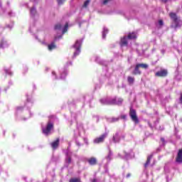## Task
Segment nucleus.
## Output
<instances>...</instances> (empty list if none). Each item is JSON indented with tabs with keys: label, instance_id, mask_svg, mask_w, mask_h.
I'll use <instances>...</instances> for the list:
<instances>
[{
	"label": "nucleus",
	"instance_id": "473e14b6",
	"mask_svg": "<svg viewBox=\"0 0 182 182\" xmlns=\"http://www.w3.org/2000/svg\"><path fill=\"white\" fill-rule=\"evenodd\" d=\"M112 122H119V118H112Z\"/></svg>",
	"mask_w": 182,
	"mask_h": 182
},
{
	"label": "nucleus",
	"instance_id": "4468645a",
	"mask_svg": "<svg viewBox=\"0 0 182 182\" xmlns=\"http://www.w3.org/2000/svg\"><path fill=\"white\" fill-rule=\"evenodd\" d=\"M151 159H153V155H149L147 157L146 162L144 164L145 168H147L148 166L150 164V161H151Z\"/></svg>",
	"mask_w": 182,
	"mask_h": 182
},
{
	"label": "nucleus",
	"instance_id": "6ab92c4d",
	"mask_svg": "<svg viewBox=\"0 0 182 182\" xmlns=\"http://www.w3.org/2000/svg\"><path fill=\"white\" fill-rule=\"evenodd\" d=\"M122 102H123V99H119L118 103L116 102V100H112V105H122Z\"/></svg>",
	"mask_w": 182,
	"mask_h": 182
},
{
	"label": "nucleus",
	"instance_id": "2f4dec72",
	"mask_svg": "<svg viewBox=\"0 0 182 182\" xmlns=\"http://www.w3.org/2000/svg\"><path fill=\"white\" fill-rule=\"evenodd\" d=\"M127 116L125 114L121 115L120 118L122 119L123 120H126Z\"/></svg>",
	"mask_w": 182,
	"mask_h": 182
},
{
	"label": "nucleus",
	"instance_id": "4c0bfd02",
	"mask_svg": "<svg viewBox=\"0 0 182 182\" xmlns=\"http://www.w3.org/2000/svg\"><path fill=\"white\" fill-rule=\"evenodd\" d=\"M52 75H56V73L55 72H53Z\"/></svg>",
	"mask_w": 182,
	"mask_h": 182
},
{
	"label": "nucleus",
	"instance_id": "e433bc0d",
	"mask_svg": "<svg viewBox=\"0 0 182 182\" xmlns=\"http://www.w3.org/2000/svg\"><path fill=\"white\" fill-rule=\"evenodd\" d=\"M161 140L164 143V138H161Z\"/></svg>",
	"mask_w": 182,
	"mask_h": 182
},
{
	"label": "nucleus",
	"instance_id": "423d86ee",
	"mask_svg": "<svg viewBox=\"0 0 182 182\" xmlns=\"http://www.w3.org/2000/svg\"><path fill=\"white\" fill-rule=\"evenodd\" d=\"M60 144V139L57 138L54 141L50 143V146L53 150H56L58 147H59V144Z\"/></svg>",
	"mask_w": 182,
	"mask_h": 182
},
{
	"label": "nucleus",
	"instance_id": "393cba45",
	"mask_svg": "<svg viewBox=\"0 0 182 182\" xmlns=\"http://www.w3.org/2000/svg\"><path fill=\"white\" fill-rule=\"evenodd\" d=\"M30 12H31V15H33V16L36 15V9H35V8L31 9Z\"/></svg>",
	"mask_w": 182,
	"mask_h": 182
},
{
	"label": "nucleus",
	"instance_id": "7c9ffc66",
	"mask_svg": "<svg viewBox=\"0 0 182 182\" xmlns=\"http://www.w3.org/2000/svg\"><path fill=\"white\" fill-rule=\"evenodd\" d=\"M171 0H160L161 2L163 4H167V2L170 1Z\"/></svg>",
	"mask_w": 182,
	"mask_h": 182
},
{
	"label": "nucleus",
	"instance_id": "ddd939ff",
	"mask_svg": "<svg viewBox=\"0 0 182 182\" xmlns=\"http://www.w3.org/2000/svg\"><path fill=\"white\" fill-rule=\"evenodd\" d=\"M81 46H82V40H77L73 47L75 49H80Z\"/></svg>",
	"mask_w": 182,
	"mask_h": 182
},
{
	"label": "nucleus",
	"instance_id": "4be33fe9",
	"mask_svg": "<svg viewBox=\"0 0 182 182\" xmlns=\"http://www.w3.org/2000/svg\"><path fill=\"white\" fill-rule=\"evenodd\" d=\"M54 29H55V31H59V30L62 29V25H61L60 23L56 24V25L55 26V27H54Z\"/></svg>",
	"mask_w": 182,
	"mask_h": 182
},
{
	"label": "nucleus",
	"instance_id": "7ed1b4c3",
	"mask_svg": "<svg viewBox=\"0 0 182 182\" xmlns=\"http://www.w3.org/2000/svg\"><path fill=\"white\" fill-rule=\"evenodd\" d=\"M52 129H53V123L48 122L47 124L46 127L43 129V133H44V134L48 136V134H49V133H50V130H52Z\"/></svg>",
	"mask_w": 182,
	"mask_h": 182
},
{
	"label": "nucleus",
	"instance_id": "39448f33",
	"mask_svg": "<svg viewBox=\"0 0 182 182\" xmlns=\"http://www.w3.org/2000/svg\"><path fill=\"white\" fill-rule=\"evenodd\" d=\"M107 134H104L101 136H100L99 137L96 138L94 140V143H95L96 144H99V143H103L105 141V139H106Z\"/></svg>",
	"mask_w": 182,
	"mask_h": 182
},
{
	"label": "nucleus",
	"instance_id": "20e7f679",
	"mask_svg": "<svg viewBox=\"0 0 182 182\" xmlns=\"http://www.w3.org/2000/svg\"><path fill=\"white\" fill-rule=\"evenodd\" d=\"M180 26H182V21L180 18L173 21L171 25V28L173 29H177V28H180Z\"/></svg>",
	"mask_w": 182,
	"mask_h": 182
},
{
	"label": "nucleus",
	"instance_id": "dca6fc26",
	"mask_svg": "<svg viewBox=\"0 0 182 182\" xmlns=\"http://www.w3.org/2000/svg\"><path fill=\"white\" fill-rule=\"evenodd\" d=\"M136 65L141 69H149V65L146 63H138Z\"/></svg>",
	"mask_w": 182,
	"mask_h": 182
},
{
	"label": "nucleus",
	"instance_id": "b1692460",
	"mask_svg": "<svg viewBox=\"0 0 182 182\" xmlns=\"http://www.w3.org/2000/svg\"><path fill=\"white\" fill-rule=\"evenodd\" d=\"M89 4H90V0L85 1L83 4V8H87Z\"/></svg>",
	"mask_w": 182,
	"mask_h": 182
},
{
	"label": "nucleus",
	"instance_id": "c756f323",
	"mask_svg": "<svg viewBox=\"0 0 182 182\" xmlns=\"http://www.w3.org/2000/svg\"><path fill=\"white\" fill-rule=\"evenodd\" d=\"M110 1H112V0H104V1H103V4H104V5H106L107 4H108L109 2H110Z\"/></svg>",
	"mask_w": 182,
	"mask_h": 182
},
{
	"label": "nucleus",
	"instance_id": "aec40b11",
	"mask_svg": "<svg viewBox=\"0 0 182 182\" xmlns=\"http://www.w3.org/2000/svg\"><path fill=\"white\" fill-rule=\"evenodd\" d=\"M69 182H81L80 178H70Z\"/></svg>",
	"mask_w": 182,
	"mask_h": 182
},
{
	"label": "nucleus",
	"instance_id": "2eb2a0df",
	"mask_svg": "<svg viewBox=\"0 0 182 182\" xmlns=\"http://www.w3.org/2000/svg\"><path fill=\"white\" fill-rule=\"evenodd\" d=\"M48 50H53V49H56V44H55V42H53L48 46Z\"/></svg>",
	"mask_w": 182,
	"mask_h": 182
},
{
	"label": "nucleus",
	"instance_id": "bb28decb",
	"mask_svg": "<svg viewBox=\"0 0 182 182\" xmlns=\"http://www.w3.org/2000/svg\"><path fill=\"white\" fill-rule=\"evenodd\" d=\"M107 32H109V30L107 29H104V31L102 33V38H106V33H107Z\"/></svg>",
	"mask_w": 182,
	"mask_h": 182
},
{
	"label": "nucleus",
	"instance_id": "f8f14e48",
	"mask_svg": "<svg viewBox=\"0 0 182 182\" xmlns=\"http://www.w3.org/2000/svg\"><path fill=\"white\" fill-rule=\"evenodd\" d=\"M120 45L121 46H127V37L124 36L123 38L121 39Z\"/></svg>",
	"mask_w": 182,
	"mask_h": 182
},
{
	"label": "nucleus",
	"instance_id": "f03ea898",
	"mask_svg": "<svg viewBox=\"0 0 182 182\" xmlns=\"http://www.w3.org/2000/svg\"><path fill=\"white\" fill-rule=\"evenodd\" d=\"M168 75V71L166 69H161L155 73L156 77H166Z\"/></svg>",
	"mask_w": 182,
	"mask_h": 182
},
{
	"label": "nucleus",
	"instance_id": "72a5a7b5",
	"mask_svg": "<svg viewBox=\"0 0 182 182\" xmlns=\"http://www.w3.org/2000/svg\"><path fill=\"white\" fill-rule=\"evenodd\" d=\"M179 100H180V102L182 103V93H181V97H180Z\"/></svg>",
	"mask_w": 182,
	"mask_h": 182
},
{
	"label": "nucleus",
	"instance_id": "9d476101",
	"mask_svg": "<svg viewBox=\"0 0 182 182\" xmlns=\"http://www.w3.org/2000/svg\"><path fill=\"white\" fill-rule=\"evenodd\" d=\"M169 17L172 20V22H174V21L180 19V18L177 16V14H176L174 12L169 13Z\"/></svg>",
	"mask_w": 182,
	"mask_h": 182
},
{
	"label": "nucleus",
	"instance_id": "cd10ccee",
	"mask_svg": "<svg viewBox=\"0 0 182 182\" xmlns=\"http://www.w3.org/2000/svg\"><path fill=\"white\" fill-rule=\"evenodd\" d=\"M66 163H68V164H70L72 163V158L70 156L68 157L66 159Z\"/></svg>",
	"mask_w": 182,
	"mask_h": 182
},
{
	"label": "nucleus",
	"instance_id": "c9c22d12",
	"mask_svg": "<svg viewBox=\"0 0 182 182\" xmlns=\"http://www.w3.org/2000/svg\"><path fill=\"white\" fill-rule=\"evenodd\" d=\"M130 176H132L131 173H127V178H129V177H130Z\"/></svg>",
	"mask_w": 182,
	"mask_h": 182
},
{
	"label": "nucleus",
	"instance_id": "c85d7f7f",
	"mask_svg": "<svg viewBox=\"0 0 182 182\" xmlns=\"http://www.w3.org/2000/svg\"><path fill=\"white\" fill-rule=\"evenodd\" d=\"M159 24L160 25V26H163V25H164V23L163 22V20H159Z\"/></svg>",
	"mask_w": 182,
	"mask_h": 182
},
{
	"label": "nucleus",
	"instance_id": "a878e982",
	"mask_svg": "<svg viewBox=\"0 0 182 182\" xmlns=\"http://www.w3.org/2000/svg\"><path fill=\"white\" fill-rule=\"evenodd\" d=\"M65 1L66 0H57L58 5H63V4H65Z\"/></svg>",
	"mask_w": 182,
	"mask_h": 182
},
{
	"label": "nucleus",
	"instance_id": "6e6552de",
	"mask_svg": "<svg viewBox=\"0 0 182 182\" xmlns=\"http://www.w3.org/2000/svg\"><path fill=\"white\" fill-rule=\"evenodd\" d=\"M132 75H134V76H136L137 75H141V71L140 70V67L137 64L135 65V68H134V70L132 71Z\"/></svg>",
	"mask_w": 182,
	"mask_h": 182
},
{
	"label": "nucleus",
	"instance_id": "1a4fd4ad",
	"mask_svg": "<svg viewBox=\"0 0 182 182\" xmlns=\"http://www.w3.org/2000/svg\"><path fill=\"white\" fill-rule=\"evenodd\" d=\"M90 166H96L97 164V159L95 157H91L87 159Z\"/></svg>",
	"mask_w": 182,
	"mask_h": 182
},
{
	"label": "nucleus",
	"instance_id": "a211bd4d",
	"mask_svg": "<svg viewBox=\"0 0 182 182\" xmlns=\"http://www.w3.org/2000/svg\"><path fill=\"white\" fill-rule=\"evenodd\" d=\"M136 38H137V36L134 33H129L127 36L128 39H136Z\"/></svg>",
	"mask_w": 182,
	"mask_h": 182
},
{
	"label": "nucleus",
	"instance_id": "412c9836",
	"mask_svg": "<svg viewBox=\"0 0 182 182\" xmlns=\"http://www.w3.org/2000/svg\"><path fill=\"white\" fill-rule=\"evenodd\" d=\"M68 28H69V24L67 23H65V25L63 29V33H66L68 32Z\"/></svg>",
	"mask_w": 182,
	"mask_h": 182
},
{
	"label": "nucleus",
	"instance_id": "f704fd0d",
	"mask_svg": "<svg viewBox=\"0 0 182 182\" xmlns=\"http://www.w3.org/2000/svg\"><path fill=\"white\" fill-rule=\"evenodd\" d=\"M92 182H97V178H94L92 180Z\"/></svg>",
	"mask_w": 182,
	"mask_h": 182
},
{
	"label": "nucleus",
	"instance_id": "58836bf2",
	"mask_svg": "<svg viewBox=\"0 0 182 182\" xmlns=\"http://www.w3.org/2000/svg\"><path fill=\"white\" fill-rule=\"evenodd\" d=\"M109 153H112V151H109Z\"/></svg>",
	"mask_w": 182,
	"mask_h": 182
},
{
	"label": "nucleus",
	"instance_id": "0eeeda50",
	"mask_svg": "<svg viewBox=\"0 0 182 182\" xmlns=\"http://www.w3.org/2000/svg\"><path fill=\"white\" fill-rule=\"evenodd\" d=\"M176 160V163H179L180 164H181V163H182V148L178 149Z\"/></svg>",
	"mask_w": 182,
	"mask_h": 182
},
{
	"label": "nucleus",
	"instance_id": "5701e85b",
	"mask_svg": "<svg viewBox=\"0 0 182 182\" xmlns=\"http://www.w3.org/2000/svg\"><path fill=\"white\" fill-rule=\"evenodd\" d=\"M76 51L73 54V58H76V56L79 55L80 53V49L75 48Z\"/></svg>",
	"mask_w": 182,
	"mask_h": 182
},
{
	"label": "nucleus",
	"instance_id": "f3484780",
	"mask_svg": "<svg viewBox=\"0 0 182 182\" xmlns=\"http://www.w3.org/2000/svg\"><path fill=\"white\" fill-rule=\"evenodd\" d=\"M127 82L129 85H133L134 83V77L132 76H128L127 77Z\"/></svg>",
	"mask_w": 182,
	"mask_h": 182
},
{
	"label": "nucleus",
	"instance_id": "9b49d317",
	"mask_svg": "<svg viewBox=\"0 0 182 182\" xmlns=\"http://www.w3.org/2000/svg\"><path fill=\"white\" fill-rule=\"evenodd\" d=\"M112 141H114V143H119V141H120V136H119V133H116L113 136Z\"/></svg>",
	"mask_w": 182,
	"mask_h": 182
},
{
	"label": "nucleus",
	"instance_id": "f257e3e1",
	"mask_svg": "<svg viewBox=\"0 0 182 182\" xmlns=\"http://www.w3.org/2000/svg\"><path fill=\"white\" fill-rule=\"evenodd\" d=\"M129 116L132 120L135 123V124H139V117H137V114L136 112V109H133L132 107L129 109Z\"/></svg>",
	"mask_w": 182,
	"mask_h": 182
}]
</instances>
